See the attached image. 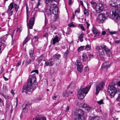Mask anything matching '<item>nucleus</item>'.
<instances>
[{
	"mask_svg": "<svg viewBox=\"0 0 120 120\" xmlns=\"http://www.w3.org/2000/svg\"><path fill=\"white\" fill-rule=\"evenodd\" d=\"M21 64V62L20 61H19L18 63L16 65V66H19Z\"/></svg>",
	"mask_w": 120,
	"mask_h": 120,
	"instance_id": "obj_58",
	"label": "nucleus"
},
{
	"mask_svg": "<svg viewBox=\"0 0 120 120\" xmlns=\"http://www.w3.org/2000/svg\"><path fill=\"white\" fill-rule=\"evenodd\" d=\"M80 11V9H78L77 10H76L75 11V14L77 12H78V13H79Z\"/></svg>",
	"mask_w": 120,
	"mask_h": 120,
	"instance_id": "obj_59",
	"label": "nucleus"
},
{
	"mask_svg": "<svg viewBox=\"0 0 120 120\" xmlns=\"http://www.w3.org/2000/svg\"><path fill=\"white\" fill-rule=\"evenodd\" d=\"M115 43L117 44H119L120 43V40H118L115 41Z\"/></svg>",
	"mask_w": 120,
	"mask_h": 120,
	"instance_id": "obj_49",
	"label": "nucleus"
},
{
	"mask_svg": "<svg viewBox=\"0 0 120 120\" xmlns=\"http://www.w3.org/2000/svg\"><path fill=\"white\" fill-rule=\"evenodd\" d=\"M72 91H67L64 92L63 94V95L64 96L67 97H68L73 93Z\"/></svg>",
	"mask_w": 120,
	"mask_h": 120,
	"instance_id": "obj_18",
	"label": "nucleus"
},
{
	"mask_svg": "<svg viewBox=\"0 0 120 120\" xmlns=\"http://www.w3.org/2000/svg\"><path fill=\"white\" fill-rule=\"evenodd\" d=\"M91 4L92 5H94L95 4H96V2H94V1H92L90 2Z\"/></svg>",
	"mask_w": 120,
	"mask_h": 120,
	"instance_id": "obj_54",
	"label": "nucleus"
},
{
	"mask_svg": "<svg viewBox=\"0 0 120 120\" xmlns=\"http://www.w3.org/2000/svg\"><path fill=\"white\" fill-rule=\"evenodd\" d=\"M84 70L86 71H88L89 69L88 67H86L85 68Z\"/></svg>",
	"mask_w": 120,
	"mask_h": 120,
	"instance_id": "obj_64",
	"label": "nucleus"
},
{
	"mask_svg": "<svg viewBox=\"0 0 120 120\" xmlns=\"http://www.w3.org/2000/svg\"><path fill=\"white\" fill-rule=\"evenodd\" d=\"M69 107L68 106H67L66 108V112H68V111L69 110Z\"/></svg>",
	"mask_w": 120,
	"mask_h": 120,
	"instance_id": "obj_62",
	"label": "nucleus"
},
{
	"mask_svg": "<svg viewBox=\"0 0 120 120\" xmlns=\"http://www.w3.org/2000/svg\"><path fill=\"white\" fill-rule=\"evenodd\" d=\"M105 19L104 15L103 14L101 13L99 15L97 20L99 23H102Z\"/></svg>",
	"mask_w": 120,
	"mask_h": 120,
	"instance_id": "obj_10",
	"label": "nucleus"
},
{
	"mask_svg": "<svg viewBox=\"0 0 120 120\" xmlns=\"http://www.w3.org/2000/svg\"><path fill=\"white\" fill-rule=\"evenodd\" d=\"M52 3L51 0H45V3L46 4Z\"/></svg>",
	"mask_w": 120,
	"mask_h": 120,
	"instance_id": "obj_40",
	"label": "nucleus"
},
{
	"mask_svg": "<svg viewBox=\"0 0 120 120\" xmlns=\"http://www.w3.org/2000/svg\"><path fill=\"white\" fill-rule=\"evenodd\" d=\"M29 40L28 39V38L27 37L25 39V40L23 41V45H24V44L26 43Z\"/></svg>",
	"mask_w": 120,
	"mask_h": 120,
	"instance_id": "obj_37",
	"label": "nucleus"
},
{
	"mask_svg": "<svg viewBox=\"0 0 120 120\" xmlns=\"http://www.w3.org/2000/svg\"><path fill=\"white\" fill-rule=\"evenodd\" d=\"M92 30L94 34L97 36L99 35L100 33L96 28H93Z\"/></svg>",
	"mask_w": 120,
	"mask_h": 120,
	"instance_id": "obj_20",
	"label": "nucleus"
},
{
	"mask_svg": "<svg viewBox=\"0 0 120 120\" xmlns=\"http://www.w3.org/2000/svg\"><path fill=\"white\" fill-rule=\"evenodd\" d=\"M34 72H35L37 74H38V71L37 70H34V71L31 72V73H32Z\"/></svg>",
	"mask_w": 120,
	"mask_h": 120,
	"instance_id": "obj_52",
	"label": "nucleus"
},
{
	"mask_svg": "<svg viewBox=\"0 0 120 120\" xmlns=\"http://www.w3.org/2000/svg\"><path fill=\"white\" fill-rule=\"evenodd\" d=\"M72 3V1L71 0H69L68 3L69 5H71Z\"/></svg>",
	"mask_w": 120,
	"mask_h": 120,
	"instance_id": "obj_55",
	"label": "nucleus"
},
{
	"mask_svg": "<svg viewBox=\"0 0 120 120\" xmlns=\"http://www.w3.org/2000/svg\"><path fill=\"white\" fill-rule=\"evenodd\" d=\"M1 70L0 72L1 73H2L3 71V68L2 67H1Z\"/></svg>",
	"mask_w": 120,
	"mask_h": 120,
	"instance_id": "obj_57",
	"label": "nucleus"
},
{
	"mask_svg": "<svg viewBox=\"0 0 120 120\" xmlns=\"http://www.w3.org/2000/svg\"><path fill=\"white\" fill-rule=\"evenodd\" d=\"M100 118L98 116L95 117L91 118V120H99Z\"/></svg>",
	"mask_w": 120,
	"mask_h": 120,
	"instance_id": "obj_33",
	"label": "nucleus"
},
{
	"mask_svg": "<svg viewBox=\"0 0 120 120\" xmlns=\"http://www.w3.org/2000/svg\"><path fill=\"white\" fill-rule=\"evenodd\" d=\"M68 49H67L66 51L65 52V53L64 54V56H65L66 57L67 55V54L68 53Z\"/></svg>",
	"mask_w": 120,
	"mask_h": 120,
	"instance_id": "obj_47",
	"label": "nucleus"
},
{
	"mask_svg": "<svg viewBox=\"0 0 120 120\" xmlns=\"http://www.w3.org/2000/svg\"><path fill=\"white\" fill-rule=\"evenodd\" d=\"M100 47L97 46L96 47V49L98 51L99 54V56L102 60H104L105 58V53L103 49L101 48Z\"/></svg>",
	"mask_w": 120,
	"mask_h": 120,
	"instance_id": "obj_4",
	"label": "nucleus"
},
{
	"mask_svg": "<svg viewBox=\"0 0 120 120\" xmlns=\"http://www.w3.org/2000/svg\"><path fill=\"white\" fill-rule=\"evenodd\" d=\"M104 8L103 5L101 3L97 4L95 7V10L98 13L101 12Z\"/></svg>",
	"mask_w": 120,
	"mask_h": 120,
	"instance_id": "obj_7",
	"label": "nucleus"
},
{
	"mask_svg": "<svg viewBox=\"0 0 120 120\" xmlns=\"http://www.w3.org/2000/svg\"><path fill=\"white\" fill-rule=\"evenodd\" d=\"M97 103L100 105H101L104 103L103 102V100L102 99H101L99 101H97Z\"/></svg>",
	"mask_w": 120,
	"mask_h": 120,
	"instance_id": "obj_38",
	"label": "nucleus"
},
{
	"mask_svg": "<svg viewBox=\"0 0 120 120\" xmlns=\"http://www.w3.org/2000/svg\"><path fill=\"white\" fill-rule=\"evenodd\" d=\"M89 56L90 58H91L93 57V55H92L90 54L89 55Z\"/></svg>",
	"mask_w": 120,
	"mask_h": 120,
	"instance_id": "obj_61",
	"label": "nucleus"
},
{
	"mask_svg": "<svg viewBox=\"0 0 120 120\" xmlns=\"http://www.w3.org/2000/svg\"><path fill=\"white\" fill-rule=\"evenodd\" d=\"M111 64V63H109V62H105L103 63L102 67L107 69L109 68Z\"/></svg>",
	"mask_w": 120,
	"mask_h": 120,
	"instance_id": "obj_15",
	"label": "nucleus"
},
{
	"mask_svg": "<svg viewBox=\"0 0 120 120\" xmlns=\"http://www.w3.org/2000/svg\"><path fill=\"white\" fill-rule=\"evenodd\" d=\"M113 1H109V4L112 7H116V6L115 5V4H116V2H115V1L116 0H113Z\"/></svg>",
	"mask_w": 120,
	"mask_h": 120,
	"instance_id": "obj_24",
	"label": "nucleus"
},
{
	"mask_svg": "<svg viewBox=\"0 0 120 120\" xmlns=\"http://www.w3.org/2000/svg\"><path fill=\"white\" fill-rule=\"evenodd\" d=\"M87 105L86 104H83V105H82V108L85 109L86 107H87Z\"/></svg>",
	"mask_w": 120,
	"mask_h": 120,
	"instance_id": "obj_46",
	"label": "nucleus"
},
{
	"mask_svg": "<svg viewBox=\"0 0 120 120\" xmlns=\"http://www.w3.org/2000/svg\"><path fill=\"white\" fill-rule=\"evenodd\" d=\"M84 35V34L82 32L81 33L80 35L78 37L79 39L80 40L81 42H82L83 41V36Z\"/></svg>",
	"mask_w": 120,
	"mask_h": 120,
	"instance_id": "obj_25",
	"label": "nucleus"
},
{
	"mask_svg": "<svg viewBox=\"0 0 120 120\" xmlns=\"http://www.w3.org/2000/svg\"><path fill=\"white\" fill-rule=\"evenodd\" d=\"M84 47V46H82L79 47L78 49V51L79 52H80L83 49Z\"/></svg>",
	"mask_w": 120,
	"mask_h": 120,
	"instance_id": "obj_32",
	"label": "nucleus"
},
{
	"mask_svg": "<svg viewBox=\"0 0 120 120\" xmlns=\"http://www.w3.org/2000/svg\"><path fill=\"white\" fill-rule=\"evenodd\" d=\"M68 26L69 27H75L76 26L72 23H70V24H68Z\"/></svg>",
	"mask_w": 120,
	"mask_h": 120,
	"instance_id": "obj_44",
	"label": "nucleus"
},
{
	"mask_svg": "<svg viewBox=\"0 0 120 120\" xmlns=\"http://www.w3.org/2000/svg\"><path fill=\"white\" fill-rule=\"evenodd\" d=\"M35 18L33 16L31 18L29 23V27L31 29H32L33 26L34 25Z\"/></svg>",
	"mask_w": 120,
	"mask_h": 120,
	"instance_id": "obj_12",
	"label": "nucleus"
},
{
	"mask_svg": "<svg viewBox=\"0 0 120 120\" xmlns=\"http://www.w3.org/2000/svg\"><path fill=\"white\" fill-rule=\"evenodd\" d=\"M104 85V83L103 82L100 83L99 84H97L96 87L95 94L97 95L99 92L102 90Z\"/></svg>",
	"mask_w": 120,
	"mask_h": 120,
	"instance_id": "obj_6",
	"label": "nucleus"
},
{
	"mask_svg": "<svg viewBox=\"0 0 120 120\" xmlns=\"http://www.w3.org/2000/svg\"><path fill=\"white\" fill-rule=\"evenodd\" d=\"M7 11L9 13V15L10 16H11L13 14V11L11 10H7Z\"/></svg>",
	"mask_w": 120,
	"mask_h": 120,
	"instance_id": "obj_36",
	"label": "nucleus"
},
{
	"mask_svg": "<svg viewBox=\"0 0 120 120\" xmlns=\"http://www.w3.org/2000/svg\"><path fill=\"white\" fill-rule=\"evenodd\" d=\"M79 26L80 27L81 29L83 31H85V29L84 27L81 24H79Z\"/></svg>",
	"mask_w": 120,
	"mask_h": 120,
	"instance_id": "obj_35",
	"label": "nucleus"
},
{
	"mask_svg": "<svg viewBox=\"0 0 120 120\" xmlns=\"http://www.w3.org/2000/svg\"><path fill=\"white\" fill-rule=\"evenodd\" d=\"M118 12L116 11L112 13V16L113 17H116V18L117 19H118L120 17L119 16V14L118 13Z\"/></svg>",
	"mask_w": 120,
	"mask_h": 120,
	"instance_id": "obj_22",
	"label": "nucleus"
},
{
	"mask_svg": "<svg viewBox=\"0 0 120 120\" xmlns=\"http://www.w3.org/2000/svg\"><path fill=\"white\" fill-rule=\"evenodd\" d=\"M90 87L91 86H90L84 89L81 88L78 92V97L79 99L81 100L83 99L89 91Z\"/></svg>",
	"mask_w": 120,
	"mask_h": 120,
	"instance_id": "obj_2",
	"label": "nucleus"
},
{
	"mask_svg": "<svg viewBox=\"0 0 120 120\" xmlns=\"http://www.w3.org/2000/svg\"><path fill=\"white\" fill-rule=\"evenodd\" d=\"M34 74L30 76V78L29 79L27 84L26 86H24L22 88V93L24 92H26L27 91H33V89H32V86L33 83L35 82L36 77Z\"/></svg>",
	"mask_w": 120,
	"mask_h": 120,
	"instance_id": "obj_1",
	"label": "nucleus"
},
{
	"mask_svg": "<svg viewBox=\"0 0 120 120\" xmlns=\"http://www.w3.org/2000/svg\"><path fill=\"white\" fill-rule=\"evenodd\" d=\"M110 33V34L112 35L114 34H116V32H112V31H110L109 32Z\"/></svg>",
	"mask_w": 120,
	"mask_h": 120,
	"instance_id": "obj_50",
	"label": "nucleus"
},
{
	"mask_svg": "<svg viewBox=\"0 0 120 120\" xmlns=\"http://www.w3.org/2000/svg\"><path fill=\"white\" fill-rule=\"evenodd\" d=\"M56 29V27L54 25H52L51 26V29L52 30V31Z\"/></svg>",
	"mask_w": 120,
	"mask_h": 120,
	"instance_id": "obj_34",
	"label": "nucleus"
},
{
	"mask_svg": "<svg viewBox=\"0 0 120 120\" xmlns=\"http://www.w3.org/2000/svg\"><path fill=\"white\" fill-rule=\"evenodd\" d=\"M26 13H28L29 8L27 6V4H26Z\"/></svg>",
	"mask_w": 120,
	"mask_h": 120,
	"instance_id": "obj_45",
	"label": "nucleus"
},
{
	"mask_svg": "<svg viewBox=\"0 0 120 120\" xmlns=\"http://www.w3.org/2000/svg\"><path fill=\"white\" fill-rule=\"evenodd\" d=\"M54 69L53 68L50 71V72L51 74H52L54 73Z\"/></svg>",
	"mask_w": 120,
	"mask_h": 120,
	"instance_id": "obj_51",
	"label": "nucleus"
},
{
	"mask_svg": "<svg viewBox=\"0 0 120 120\" xmlns=\"http://www.w3.org/2000/svg\"><path fill=\"white\" fill-rule=\"evenodd\" d=\"M116 4H117V5H115L116 7L120 8V0H116Z\"/></svg>",
	"mask_w": 120,
	"mask_h": 120,
	"instance_id": "obj_28",
	"label": "nucleus"
},
{
	"mask_svg": "<svg viewBox=\"0 0 120 120\" xmlns=\"http://www.w3.org/2000/svg\"><path fill=\"white\" fill-rule=\"evenodd\" d=\"M100 47L105 50L108 56H110L111 55L112 53L110 49L107 48L106 45H101Z\"/></svg>",
	"mask_w": 120,
	"mask_h": 120,
	"instance_id": "obj_8",
	"label": "nucleus"
},
{
	"mask_svg": "<svg viewBox=\"0 0 120 120\" xmlns=\"http://www.w3.org/2000/svg\"><path fill=\"white\" fill-rule=\"evenodd\" d=\"M44 57L43 55H41L39 57H38L37 59V61L39 64L43 61L44 59Z\"/></svg>",
	"mask_w": 120,
	"mask_h": 120,
	"instance_id": "obj_17",
	"label": "nucleus"
},
{
	"mask_svg": "<svg viewBox=\"0 0 120 120\" xmlns=\"http://www.w3.org/2000/svg\"><path fill=\"white\" fill-rule=\"evenodd\" d=\"M35 59V58H33L31 59H27L26 60L25 64L26 65L28 64H30L31 61L34 62Z\"/></svg>",
	"mask_w": 120,
	"mask_h": 120,
	"instance_id": "obj_19",
	"label": "nucleus"
},
{
	"mask_svg": "<svg viewBox=\"0 0 120 120\" xmlns=\"http://www.w3.org/2000/svg\"><path fill=\"white\" fill-rule=\"evenodd\" d=\"M51 7L52 10L53 14L55 15H57L58 12V8L56 5L55 4H52Z\"/></svg>",
	"mask_w": 120,
	"mask_h": 120,
	"instance_id": "obj_9",
	"label": "nucleus"
},
{
	"mask_svg": "<svg viewBox=\"0 0 120 120\" xmlns=\"http://www.w3.org/2000/svg\"><path fill=\"white\" fill-rule=\"evenodd\" d=\"M30 105L28 104H23L22 106L23 111L26 112H27L28 111V108H29Z\"/></svg>",
	"mask_w": 120,
	"mask_h": 120,
	"instance_id": "obj_13",
	"label": "nucleus"
},
{
	"mask_svg": "<svg viewBox=\"0 0 120 120\" xmlns=\"http://www.w3.org/2000/svg\"><path fill=\"white\" fill-rule=\"evenodd\" d=\"M48 34L47 33H45L43 37L44 38H45L47 39L48 38Z\"/></svg>",
	"mask_w": 120,
	"mask_h": 120,
	"instance_id": "obj_42",
	"label": "nucleus"
},
{
	"mask_svg": "<svg viewBox=\"0 0 120 120\" xmlns=\"http://www.w3.org/2000/svg\"><path fill=\"white\" fill-rule=\"evenodd\" d=\"M58 38V37L57 36H56L53 39V44H54L56 43H58L59 42V40Z\"/></svg>",
	"mask_w": 120,
	"mask_h": 120,
	"instance_id": "obj_23",
	"label": "nucleus"
},
{
	"mask_svg": "<svg viewBox=\"0 0 120 120\" xmlns=\"http://www.w3.org/2000/svg\"><path fill=\"white\" fill-rule=\"evenodd\" d=\"M13 3H11L8 6V10H11L13 8L14 6L13 5Z\"/></svg>",
	"mask_w": 120,
	"mask_h": 120,
	"instance_id": "obj_26",
	"label": "nucleus"
},
{
	"mask_svg": "<svg viewBox=\"0 0 120 120\" xmlns=\"http://www.w3.org/2000/svg\"><path fill=\"white\" fill-rule=\"evenodd\" d=\"M34 49H30L29 51V52L30 56V57L32 58L33 57L34 53Z\"/></svg>",
	"mask_w": 120,
	"mask_h": 120,
	"instance_id": "obj_27",
	"label": "nucleus"
},
{
	"mask_svg": "<svg viewBox=\"0 0 120 120\" xmlns=\"http://www.w3.org/2000/svg\"><path fill=\"white\" fill-rule=\"evenodd\" d=\"M14 5L15 11L16 12H17L18 10L19 7L16 3H14Z\"/></svg>",
	"mask_w": 120,
	"mask_h": 120,
	"instance_id": "obj_31",
	"label": "nucleus"
},
{
	"mask_svg": "<svg viewBox=\"0 0 120 120\" xmlns=\"http://www.w3.org/2000/svg\"><path fill=\"white\" fill-rule=\"evenodd\" d=\"M60 56H61L60 54H56L54 55V57L55 59H56L57 60H58L60 58Z\"/></svg>",
	"mask_w": 120,
	"mask_h": 120,
	"instance_id": "obj_29",
	"label": "nucleus"
},
{
	"mask_svg": "<svg viewBox=\"0 0 120 120\" xmlns=\"http://www.w3.org/2000/svg\"><path fill=\"white\" fill-rule=\"evenodd\" d=\"M21 31V28H18L17 30V32H19V33H20Z\"/></svg>",
	"mask_w": 120,
	"mask_h": 120,
	"instance_id": "obj_60",
	"label": "nucleus"
},
{
	"mask_svg": "<svg viewBox=\"0 0 120 120\" xmlns=\"http://www.w3.org/2000/svg\"><path fill=\"white\" fill-rule=\"evenodd\" d=\"M6 46L5 45L2 43V42L0 41V53H1L2 51H0L2 49H3Z\"/></svg>",
	"mask_w": 120,
	"mask_h": 120,
	"instance_id": "obj_21",
	"label": "nucleus"
},
{
	"mask_svg": "<svg viewBox=\"0 0 120 120\" xmlns=\"http://www.w3.org/2000/svg\"><path fill=\"white\" fill-rule=\"evenodd\" d=\"M75 112V115L76 116L75 120H84V118L83 116V112L82 110L81 109L76 110Z\"/></svg>",
	"mask_w": 120,
	"mask_h": 120,
	"instance_id": "obj_3",
	"label": "nucleus"
},
{
	"mask_svg": "<svg viewBox=\"0 0 120 120\" xmlns=\"http://www.w3.org/2000/svg\"><path fill=\"white\" fill-rule=\"evenodd\" d=\"M33 120H46V119L41 116H37L33 119Z\"/></svg>",
	"mask_w": 120,
	"mask_h": 120,
	"instance_id": "obj_16",
	"label": "nucleus"
},
{
	"mask_svg": "<svg viewBox=\"0 0 120 120\" xmlns=\"http://www.w3.org/2000/svg\"><path fill=\"white\" fill-rule=\"evenodd\" d=\"M82 57L84 61H86L88 60V58L86 55L85 54H83Z\"/></svg>",
	"mask_w": 120,
	"mask_h": 120,
	"instance_id": "obj_30",
	"label": "nucleus"
},
{
	"mask_svg": "<svg viewBox=\"0 0 120 120\" xmlns=\"http://www.w3.org/2000/svg\"><path fill=\"white\" fill-rule=\"evenodd\" d=\"M15 31V30H14L12 32V33L11 34V36L12 38L13 37V36L14 34V32Z\"/></svg>",
	"mask_w": 120,
	"mask_h": 120,
	"instance_id": "obj_63",
	"label": "nucleus"
},
{
	"mask_svg": "<svg viewBox=\"0 0 120 120\" xmlns=\"http://www.w3.org/2000/svg\"><path fill=\"white\" fill-rule=\"evenodd\" d=\"M76 63L77 69L78 71L80 72H81L83 68V66L81 63L78 60H77Z\"/></svg>",
	"mask_w": 120,
	"mask_h": 120,
	"instance_id": "obj_11",
	"label": "nucleus"
},
{
	"mask_svg": "<svg viewBox=\"0 0 120 120\" xmlns=\"http://www.w3.org/2000/svg\"><path fill=\"white\" fill-rule=\"evenodd\" d=\"M41 98H37L36 99V101H41Z\"/></svg>",
	"mask_w": 120,
	"mask_h": 120,
	"instance_id": "obj_56",
	"label": "nucleus"
},
{
	"mask_svg": "<svg viewBox=\"0 0 120 120\" xmlns=\"http://www.w3.org/2000/svg\"><path fill=\"white\" fill-rule=\"evenodd\" d=\"M41 2H38V4L36 6V7L37 8H38L39 6L41 5Z\"/></svg>",
	"mask_w": 120,
	"mask_h": 120,
	"instance_id": "obj_53",
	"label": "nucleus"
},
{
	"mask_svg": "<svg viewBox=\"0 0 120 120\" xmlns=\"http://www.w3.org/2000/svg\"><path fill=\"white\" fill-rule=\"evenodd\" d=\"M108 91L110 95L113 97H114L117 92V89L113 85H111L108 87Z\"/></svg>",
	"mask_w": 120,
	"mask_h": 120,
	"instance_id": "obj_5",
	"label": "nucleus"
},
{
	"mask_svg": "<svg viewBox=\"0 0 120 120\" xmlns=\"http://www.w3.org/2000/svg\"><path fill=\"white\" fill-rule=\"evenodd\" d=\"M52 8L51 7H49L48 8H47L45 12V14H47V16L49 18H50L51 17V8Z\"/></svg>",
	"mask_w": 120,
	"mask_h": 120,
	"instance_id": "obj_14",
	"label": "nucleus"
},
{
	"mask_svg": "<svg viewBox=\"0 0 120 120\" xmlns=\"http://www.w3.org/2000/svg\"><path fill=\"white\" fill-rule=\"evenodd\" d=\"M49 66H52L54 64V62L52 61L49 63Z\"/></svg>",
	"mask_w": 120,
	"mask_h": 120,
	"instance_id": "obj_43",
	"label": "nucleus"
},
{
	"mask_svg": "<svg viewBox=\"0 0 120 120\" xmlns=\"http://www.w3.org/2000/svg\"><path fill=\"white\" fill-rule=\"evenodd\" d=\"M91 108L89 107V106H87V107H86V109L87 110H89L91 109Z\"/></svg>",
	"mask_w": 120,
	"mask_h": 120,
	"instance_id": "obj_48",
	"label": "nucleus"
},
{
	"mask_svg": "<svg viewBox=\"0 0 120 120\" xmlns=\"http://www.w3.org/2000/svg\"><path fill=\"white\" fill-rule=\"evenodd\" d=\"M85 49L87 50H90V47L89 45H87Z\"/></svg>",
	"mask_w": 120,
	"mask_h": 120,
	"instance_id": "obj_39",
	"label": "nucleus"
},
{
	"mask_svg": "<svg viewBox=\"0 0 120 120\" xmlns=\"http://www.w3.org/2000/svg\"><path fill=\"white\" fill-rule=\"evenodd\" d=\"M70 86L72 87H75V84L74 83H72L70 84Z\"/></svg>",
	"mask_w": 120,
	"mask_h": 120,
	"instance_id": "obj_41",
	"label": "nucleus"
}]
</instances>
